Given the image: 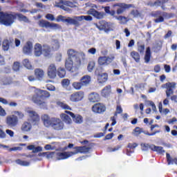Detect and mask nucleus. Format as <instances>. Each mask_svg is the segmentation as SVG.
Masks as SVG:
<instances>
[{"instance_id": "obj_1", "label": "nucleus", "mask_w": 177, "mask_h": 177, "mask_svg": "<svg viewBox=\"0 0 177 177\" xmlns=\"http://www.w3.org/2000/svg\"><path fill=\"white\" fill-rule=\"evenodd\" d=\"M67 55L69 57L65 63L67 70L68 71L78 70L81 67L82 60H85V53L82 52L78 53L74 49H69L67 50Z\"/></svg>"}, {"instance_id": "obj_2", "label": "nucleus", "mask_w": 177, "mask_h": 177, "mask_svg": "<svg viewBox=\"0 0 177 177\" xmlns=\"http://www.w3.org/2000/svg\"><path fill=\"white\" fill-rule=\"evenodd\" d=\"M35 92V95L32 97L31 100L35 104H37L41 109H45L46 107V102L44 99L50 97V93L46 91L41 90L35 87L32 88Z\"/></svg>"}, {"instance_id": "obj_3", "label": "nucleus", "mask_w": 177, "mask_h": 177, "mask_svg": "<svg viewBox=\"0 0 177 177\" xmlns=\"http://www.w3.org/2000/svg\"><path fill=\"white\" fill-rule=\"evenodd\" d=\"M75 149V151L58 152L57 154V160H67V158H70V157H73V156H75L78 153H88L90 150L88 147H76Z\"/></svg>"}, {"instance_id": "obj_4", "label": "nucleus", "mask_w": 177, "mask_h": 177, "mask_svg": "<svg viewBox=\"0 0 177 177\" xmlns=\"http://www.w3.org/2000/svg\"><path fill=\"white\" fill-rule=\"evenodd\" d=\"M162 89H167L165 91L167 97H170L171 102L177 103V95H174V89L176 88V83L175 82H167L161 86Z\"/></svg>"}, {"instance_id": "obj_5", "label": "nucleus", "mask_w": 177, "mask_h": 177, "mask_svg": "<svg viewBox=\"0 0 177 177\" xmlns=\"http://www.w3.org/2000/svg\"><path fill=\"white\" fill-rule=\"evenodd\" d=\"M16 17L12 14H7L3 12H0V24H3L7 27L12 26L15 23V19Z\"/></svg>"}, {"instance_id": "obj_6", "label": "nucleus", "mask_w": 177, "mask_h": 177, "mask_svg": "<svg viewBox=\"0 0 177 177\" xmlns=\"http://www.w3.org/2000/svg\"><path fill=\"white\" fill-rule=\"evenodd\" d=\"M37 26L40 28H50L51 30H62V26L59 24L49 22L45 19H40L37 21Z\"/></svg>"}, {"instance_id": "obj_7", "label": "nucleus", "mask_w": 177, "mask_h": 177, "mask_svg": "<svg viewBox=\"0 0 177 177\" xmlns=\"http://www.w3.org/2000/svg\"><path fill=\"white\" fill-rule=\"evenodd\" d=\"M94 26L100 31H105V32H110L113 31V24L106 22V21H100L98 24H95Z\"/></svg>"}, {"instance_id": "obj_8", "label": "nucleus", "mask_w": 177, "mask_h": 177, "mask_svg": "<svg viewBox=\"0 0 177 177\" xmlns=\"http://www.w3.org/2000/svg\"><path fill=\"white\" fill-rule=\"evenodd\" d=\"M26 113L30 118V121H31L34 125H37V124L39 122V115H38L35 111L29 109L26 110Z\"/></svg>"}, {"instance_id": "obj_9", "label": "nucleus", "mask_w": 177, "mask_h": 177, "mask_svg": "<svg viewBox=\"0 0 177 177\" xmlns=\"http://www.w3.org/2000/svg\"><path fill=\"white\" fill-rule=\"evenodd\" d=\"M51 128L55 131H62L64 128V123L57 118H52Z\"/></svg>"}, {"instance_id": "obj_10", "label": "nucleus", "mask_w": 177, "mask_h": 177, "mask_svg": "<svg viewBox=\"0 0 177 177\" xmlns=\"http://www.w3.org/2000/svg\"><path fill=\"white\" fill-rule=\"evenodd\" d=\"M114 59H115L114 55L110 57L102 56L98 58L97 62L100 66H109L110 63L114 61Z\"/></svg>"}, {"instance_id": "obj_11", "label": "nucleus", "mask_w": 177, "mask_h": 177, "mask_svg": "<svg viewBox=\"0 0 177 177\" xmlns=\"http://www.w3.org/2000/svg\"><path fill=\"white\" fill-rule=\"evenodd\" d=\"M55 8H60L63 9V10H68L66 6H68L69 8H75V3H73L70 1H60L59 2H56L55 4Z\"/></svg>"}, {"instance_id": "obj_12", "label": "nucleus", "mask_w": 177, "mask_h": 177, "mask_svg": "<svg viewBox=\"0 0 177 177\" xmlns=\"http://www.w3.org/2000/svg\"><path fill=\"white\" fill-rule=\"evenodd\" d=\"M6 122L8 127H16L19 123V118L15 115L7 116Z\"/></svg>"}, {"instance_id": "obj_13", "label": "nucleus", "mask_w": 177, "mask_h": 177, "mask_svg": "<svg viewBox=\"0 0 177 177\" xmlns=\"http://www.w3.org/2000/svg\"><path fill=\"white\" fill-rule=\"evenodd\" d=\"M65 113L72 117L75 124H82L84 122V118L81 115H75L69 111H66Z\"/></svg>"}, {"instance_id": "obj_14", "label": "nucleus", "mask_w": 177, "mask_h": 177, "mask_svg": "<svg viewBox=\"0 0 177 177\" xmlns=\"http://www.w3.org/2000/svg\"><path fill=\"white\" fill-rule=\"evenodd\" d=\"M56 66L51 64L48 66L47 69V75L50 80H55L56 78Z\"/></svg>"}, {"instance_id": "obj_15", "label": "nucleus", "mask_w": 177, "mask_h": 177, "mask_svg": "<svg viewBox=\"0 0 177 177\" xmlns=\"http://www.w3.org/2000/svg\"><path fill=\"white\" fill-rule=\"evenodd\" d=\"M84 92L82 91L76 92L71 95L70 100L71 102H81V100L84 99Z\"/></svg>"}, {"instance_id": "obj_16", "label": "nucleus", "mask_w": 177, "mask_h": 177, "mask_svg": "<svg viewBox=\"0 0 177 177\" xmlns=\"http://www.w3.org/2000/svg\"><path fill=\"white\" fill-rule=\"evenodd\" d=\"M92 110L93 113L102 114V113H104V111H106V106L100 103L95 104L93 106Z\"/></svg>"}, {"instance_id": "obj_17", "label": "nucleus", "mask_w": 177, "mask_h": 177, "mask_svg": "<svg viewBox=\"0 0 177 177\" xmlns=\"http://www.w3.org/2000/svg\"><path fill=\"white\" fill-rule=\"evenodd\" d=\"M32 42L28 41L23 47V53L25 55H31L32 53Z\"/></svg>"}, {"instance_id": "obj_18", "label": "nucleus", "mask_w": 177, "mask_h": 177, "mask_svg": "<svg viewBox=\"0 0 177 177\" xmlns=\"http://www.w3.org/2000/svg\"><path fill=\"white\" fill-rule=\"evenodd\" d=\"M87 15H91L96 19H103L104 17V12H99L96 11L95 9H90L87 11Z\"/></svg>"}, {"instance_id": "obj_19", "label": "nucleus", "mask_w": 177, "mask_h": 177, "mask_svg": "<svg viewBox=\"0 0 177 177\" xmlns=\"http://www.w3.org/2000/svg\"><path fill=\"white\" fill-rule=\"evenodd\" d=\"M41 121L44 126H46L47 128H49V127H52V118L49 117V115L44 114L41 115Z\"/></svg>"}, {"instance_id": "obj_20", "label": "nucleus", "mask_w": 177, "mask_h": 177, "mask_svg": "<svg viewBox=\"0 0 177 177\" xmlns=\"http://www.w3.org/2000/svg\"><path fill=\"white\" fill-rule=\"evenodd\" d=\"M34 55L36 57H39V56L43 55L42 45L37 43L34 46Z\"/></svg>"}, {"instance_id": "obj_21", "label": "nucleus", "mask_w": 177, "mask_h": 177, "mask_svg": "<svg viewBox=\"0 0 177 177\" xmlns=\"http://www.w3.org/2000/svg\"><path fill=\"white\" fill-rule=\"evenodd\" d=\"M129 8H132V5L123 3L122 6L117 9L116 13L117 15H122V13H124L127 9H129Z\"/></svg>"}, {"instance_id": "obj_22", "label": "nucleus", "mask_w": 177, "mask_h": 177, "mask_svg": "<svg viewBox=\"0 0 177 177\" xmlns=\"http://www.w3.org/2000/svg\"><path fill=\"white\" fill-rule=\"evenodd\" d=\"M64 23H66L67 24H73V26H79L77 17H74L73 18L65 17Z\"/></svg>"}, {"instance_id": "obj_23", "label": "nucleus", "mask_w": 177, "mask_h": 177, "mask_svg": "<svg viewBox=\"0 0 177 177\" xmlns=\"http://www.w3.org/2000/svg\"><path fill=\"white\" fill-rule=\"evenodd\" d=\"M91 76L86 75L81 77L80 82L83 86H88L91 84Z\"/></svg>"}, {"instance_id": "obj_24", "label": "nucleus", "mask_w": 177, "mask_h": 177, "mask_svg": "<svg viewBox=\"0 0 177 177\" xmlns=\"http://www.w3.org/2000/svg\"><path fill=\"white\" fill-rule=\"evenodd\" d=\"M12 45H13V39H5L3 41L2 48L3 50L8 51Z\"/></svg>"}, {"instance_id": "obj_25", "label": "nucleus", "mask_w": 177, "mask_h": 177, "mask_svg": "<svg viewBox=\"0 0 177 177\" xmlns=\"http://www.w3.org/2000/svg\"><path fill=\"white\" fill-rule=\"evenodd\" d=\"M21 129L22 132H30V131L32 129V126L31 125V123L25 122L21 125Z\"/></svg>"}, {"instance_id": "obj_26", "label": "nucleus", "mask_w": 177, "mask_h": 177, "mask_svg": "<svg viewBox=\"0 0 177 177\" xmlns=\"http://www.w3.org/2000/svg\"><path fill=\"white\" fill-rule=\"evenodd\" d=\"M100 100V97L99 96V94L96 93H91L88 95V100L92 103H96V102H99Z\"/></svg>"}, {"instance_id": "obj_27", "label": "nucleus", "mask_w": 177, "mask_h": 177, "mask_svg": "<svg viewBox=\"0 0 177 177\" xmlns=\"http://www.w3.org/2000/svg\"><path fill=\"white\" fill-rule=\"evenodd\" d=\"M109 75L107 73H101L97 75V81L99 84H104L107 81Z\"/></svg>"}, {"instance_id": "obj_28", "label": "nucleus", "mask_w": 177, "mask_h": 177, "mask_svg": "<svg viewBox=\"0 0 177 177\" xmlns=\"http://www.w3.org/2000/svg\"><path fill=\"white\" fill-rule=\"evenodd\" d=\"M110 93H111V86H105L101 92V95L104 97L110 96Z\"/></svg>"}, {"instance_id": "obj_29", "label": "nucleus", "mask_w": 177, "mask_h": 177, "mask_svg": "<svg viewBox=\"0 0 177 177\" xmlns=\"http://www.w3.org/2000/svg\"><path fill=\"white\" fill-rule=\"evenodd\" d=\"M114 18L116 20H118V21H120V24L122 25H125L127 24V23H128V18L127 17H124L122 15H120V16H115Z\"/></svg>"}, {"instance_id": "obj_30", "label": "nucleus", "mask_w": 177, "mask_h": 177, "mask_svg": "<svg viewBox=\"0 0 177 177\" xmlns=\"http://www.w3.org/2000/svg\"><path fill=\"white\" fill-rule=\"evenodd\" d=\"M151 150H153V151H157V153H159L160 154H164L165 153V150H164V148L162 147H157L154 145H152L150 146Z\"/></svg>"}, {"instance_id": "obj_31", "label": "nucleus", "mask_w": 177, "mask_h": 177, "mask_svg": "<svg viewBox=\"0 0 177 177\" xmlns=\"http://www.w3.org/2000/svg\"><path fill=\"white\" fill-rule=\"evenodd\" d=\"M60 118L62 121H64V122H66V124H71V122H73L71 118H70V116L66 113H62L60 115Z\"/></svg>"}, {"instance_id": "obj_32", "label": "nucleus", "mask_w": 177, "mask_h": 177, "mask_svg": "<svg viewBox=\"0 0 177 177\" xmlns=\"http://www.w3.org/2000/svg\"><path fill=\"white\" fill-rule=\"evenodd\" d=\"M35 75L37 77V78L41 80V78H44L45 72H44V70L41 68H37L35 70Z\"/></svg>"}, {"instance_id": "obj_33", "label": "nucleus", "mask_w": 177, "mask_h": 177, "mask_svg": "<svg viewBox=\"0 0 177 177\" xmlns=\"http://www.w3.org/2000/svg\"><path fill=\"white\" fill-rule=\"evenodd\" d=\"M57 154H59V153H55V152H44V153H39V156H46V158H48V160L50 158H53V157H55V156L57 160H59L57 159Z\"/></svg>"}, {"instance_id": "obj_34", "label": "nucleus", "mask_w": 177, "mask_h": 177, "mask_svg": "<svg viewBox=\"0 0 177 177\" xmlns=\"http://www.w3.org/2000/svg\"><path fill=\"white\" fill-rule=\"evenodd\" d=\"M77 17L78 26H80V21H82V20H86V21H92V17L89 15H87V16L82 15Z\"/></svg>"}, {"instance_id": "obj_35", "label": "nucleus", "mask_w": 177, "mask_h": 177, "mask_svg": "<svg viewBox=\"0 0 177 177\" xmlns=\"http://www.w3.org/2000/svg\"><path fill=\"white\" fill-rule=\"evenodd\" d=\"M50 52H52V50L50 49V47L46 44L43 46V55L46 57L50 55Z\"/></svg>"}, {"instance_id": "obj_36", "label": "nucleus", "mask_w": 177, "mask_h": 177, "mask_svg": "<svg viewBox=\"0 0 177 177\" xmlns=\"http://www.w3.org/2000/svg\"><path fill=\"white\" fill-rule=\"evenodd\" d=\"M57 106L59 107H61V109H63V110H69V111H71L73 110L70 106H68L67 104L62 102H57Z\"/></svg>"}, {"instance_id": "obj_37", "label": "nucleus", "mask_w": 177, "mask_h": 177, "mask_svg": "<svg viewBox=\"0 0 177 177\" xmlns=\"http://www.w3.org/2000/svg\"><path fill=\"white\" fill-rule=\"evenodd\" d=\"M51 47L53 50H59L60 48V43L59 42V40H53L51 42Z\"/></svg>"}, {"instance_id": "obj_38", "label": "nucleus", "mask_w": 177, "mask_h": 177, "mask_svg": "<svg viewBox=\"0 0 177 177\" xmlns=\"http://www.w3.org/2000/svg\"><path fill=\"white\" fill-rule=\"evenodd\" d=\"M150 57H151V51L150 50V47H148L146 50L145 56V63H149V62H150Z\"/></svg>"}, {"instance_id": "obj_39", "label": "nucleus", "mask_w": 177, "mask_h": 177, "mask_svg": "<svg viewBox=\"0 0 177 177\" xmlns=\"http://www.w3.org/2000/svg\"><path fill=\"white\" fill-rule=\"evenodd\" d=\"M131 56L133 57V59L136 62V63H139L140 60V55H139L138 53H136L135 51H132L131 53Z\"/></svg>"}, {"instance_id": "obj_40", "label": "nucleus", "mask_w": 177, "mask_h": 177, "mask_svg": "<svg viewBox=\"0 0 177 177\" xmlns=\"http://www.w3.org/2000/svg\"><path fill=\"white\" fill-rule=\"evenodd\" d=\"M72 86L76 91H80L84 86L82 84L81 82H75L72 84Z\"/></svg>"}, {"instance_id": "obj_41", "label": "nucleus", "mask_w": 177, "mask_h": 177, "mask_svg": "<svg viewBox=\"0 0 177 177\" xmlns=\"http://www.w3.org/2000/svg\"><path fill=\"white\" fill-rule=\"evenodd\" d=\"M57 74L59 78H64L66 77V71L63 68H59L57 70Z\"/></svg>"}, {"instance_id": "obj_42", "label": "nucleus", "mask_w": 177, "mask_h": 177, "mask_svg": "<svg viewBox=\"0 0 177 177\" xmlns=\"http://www.w3.org/2000/svg\"><path fill=\"white\" fill-rule=\"evenodd\" d=\"M19 21H24L25 23H28V18H27V17L21 15V14H18L17 15Z\"/></svg>"}, {"instance_id": "obj_43", "label": "nucleus", "mask_w": 177, "mask_h": 177, "mask_svg": "<svg viewBox=\"0 0 177 177\" xmlns=\"http://www.w3.org/2000/svg\"><path fill=\"white\" fill-rule=\"evenodd\" d=\"M23 64L28 70L32 69V66H31V64L30 63V61L27 59H24L23 62Z\"/></svg>"}, {"instance_id": "obj_44", "label": "nucleus", "mask_w": 177, "mask_h": 177, "mask_svg": "<svg viewBox=\"0 0 177 177\" xmlns=\"http://www.w3.org/2000/svg\"><path fill=\"white\" fill-rule=\"evenodd\" d=\"M142 132H143V129H140V127H136L133 132V135L134 136H139V135H140V133H142Z\"/></svg>"}, {"instance_id": "obj_45", "label": "nucleus", "mask_w": 177, "mask_h": 177, "mask_svg": "<svg viewBox=\"0 0 177 177\" xmlns=\"http://www.w3.org/2000/svg\"><path fill=\"white\" fill-rule=\"evenodd\" d=\"M17 164L19 165H22L23 167H28L30 165V162L24 160H16Z\"/></svg>"}, {"instance_id": "obj_46", "label": "nucleus", "mask_w": 177, "mask_h": 177, "mask_svg": "<svg viewBox=\"0 0 177 177\" xmlns=\"http://www.w3.org/2000/svg\"><path fill=\"white\" fill-rule=\"evenodd\" d=\"M13 115H15V117H18L20 120L24 118V113L20 111H14Z\"/></svg>"}, {"instance_id": "obj_47", "label": "nucleus", "mask_w": 177, "mask_h": 177, "mask_svg": "<svg viewBox=\"0 0 177 177\" xmlns=\"http://www.w3.org/2000/svg\"><path fill=\"white\" fill-rule=\"evenodd\" d=\"M93 68H95V62H94V61H91L88 62L87 69L91 73L92 71V70H93Z\"/></svg>"}, {"instance_id": "obj_48", "label": "nucleus", "mask_w": 177, "mask_h": 177, "mask_svg": "<svg viewBox=\"0 0 177 177\" xmlns=\"http://www.w3.org/2000/svg\"><path fill=\"white\" fill-rule=\"evenodd\" d=\"M45 18L47 20H49L50 21H56V18L55 17V15H53L52 14H47V15H46Z\"/></svg>"}, {"instance_id": "obj_49", "label": "nucleus", "mask_w": 177, "mask_h": 177, "mask_svg": "<svg viewBox=\"0 0 177 177\" xmlns=\"http://www.w3.org/2000/svg\"><path fill=\"white\" fill-rule=\"evenodd\" d=\"M62 85L63 88H67L70 85V80L68 79H64L62 81Z\"/></svg>"}, {"instance_id": "obj_50", "label": "nucleus", "mask_w": 177, "mask_h": 177, "mask_svg": "<svg viewBox=\"0 0 177 177\" xmlns=\"http://www.w3.org/2000/svg\"><path fill=\"white\" fill-rule=\"evenodd\" d=\"M12 70H14V71H19V70H20V63L17 62H14Z\"/></svg>"}, {"instance_id": "obj_51", "label": "nucleus", "mask_w": 177, "mask_h": 177, "mask_svg": "<svg viewBox=\"0 0 177 177\" xmlns=\"http://www.w3.org/2000/svg\"><path fill=\"white\" fill-rule=\"evenodd\" d=\"M45 150H56V147L55 146H53L52 145H46L44 146Z\"/></svg>"}, {"instance_id": "obj_52", "label": "nucleus", "mask_w": 177, "mask_h": 177, "mask_svg": "<svg viewBox=\"0 0 177 177\" xmlns=\"http://www.w3.org/2000/svg\"><path fill=\"white\" fill-rule=\"evenodd\" d=\"M66 17L62 16V15H59L58 17H57V18L55 19V21H57V23H60V21H62V23L64 22V19Z\"/></svg>"}, {"instance_id": "obj_53", "label": "nucleus", "mask_w": 177, "mask_h": 177, "mask_svg": "<svg viewBox=\"0 0 177 177\" xmlns=\"http://www.w3.org/2000/svg\"><path fill=\"white\" fill-rule=\"evenodd\" d=\"M147 103H150V106H151L153 111H157V107L153 101L148 100L147 101Z\"/></svg>"}, {"instance_id": "obj_54", "label": "nucleus", "mask_w": 177, "mask_h": 177, "mask_svg": "<svg viewBox=\"0 0 177 177\" xmlns=\"http://www.w3.org/2000/svg\"><path fill=\"white\" fill-rule=\"evenodd\" d=\"M122 113V108L121 106L118 105L116 107V111L115 113V115H117V114H121Z\"/></svg>"}, {"instance_id": "obj_55", "label": "nucleus", "mask_w": 177, "mask_h": 177, "mask_svg": "<svg viewBox=\"0 0 177 177\" xmlns=\"http://www.w3.org/2000/svg\"><path fill=\"white\" fill-rule=\"evenodd\" d=\"M127 147H129V149H136V147H138V144L136 142H133V143H129Z\"/></svg>"}, {"instance_id": "obj_56", "label": "nucleus", "mask_w": 177, "mask_h": 177, "mask_svg": "<svg viewBox=\"0 0 177 177\" xmlns=\"http://www.w3.org/2000/svg\"><path fill=\"white\" fill-rule=\"evenodd\" d=\"M151 146V145H149V144H145V143L141 144L142 149L145 151L147 150L148 149H150Z\"/></svg>"}, {"instance_id": "obj_57", "label": "nucleus", "mask_w": 177, "mask_h": 177, "mask_svg": "<svg viewBox=\"0 0 177 177\" xmlns=\"http://www.w3.org/2000/svg\"><path fill=\"white\" fill-rule=\"evenodd\" d=\"M47 89H48V91L55 92V91H56V87H55V86H53V85L48 84V85H47Z\"/></svg>"}, {"instance_id": "obj_58", "label": "nucleus", "mask_w": 177, "mask_h": 177, "mask_svg": "<svg viewBox=\"0 0 177 177\" xmlns=\"http://www.w3.org/2000/svg\"><path fill=\"white\" fill-rule=\"evenodd\" d=\"M138 52H140V53H143L145 52V44H141L138 46Z\"/></svg>"}, {"instance_id": "obj_59", "label": "nucleus", "mask_w": 177, "mask_h": 177, "mask_svg": "<svg viewBox=\"0 0 177 177\" xmlns=\"http://www.w3.org/2000/svg\"><path fill=\"white\" fill-rule=\"evenodd\" d=\"M6 133H7V135H9L10 138H13V136H15V132H13V131L12 130L7 129L6 130Z\"/></svg>"}, {"instance_id": "obj_60", "label": "nucleus", "mask_w": 177, "mask_h": 177, "mask_svg": "<svg viewBox=\"0 0 177 177\" xmlns=\"http://www.w3.org/2000/svg\"><path fill=\"white\" fill-rule=\"evenodd\" d=\"M162 46V43L160 41H156L155 43V48H156V49H161Z\"/></svg>"}, {"instance_id": "obj_61", "label": "nucleus", "mask_w": 177, "mask_h": 177, "mask_svg": "<svg viewBox=\"0 0 177 177\" xmlns=\"http://www.w3.org/2000/svg\"><path fill=\"white\" fill-rule=\"evenodd\" d=\"M42 150H44V148H42V147H35L33 153H38L39 151H42Z\"/></svg>"}, {"instance_id": "obj_62", "label": "nucleus", "mask_w": 177, "mask_h": 177, "mask_svg": "<svg viewBox=\"0 0 177 177\" xmlns=\"http://www.w3.org/2000/svg\"><path fill=\"white\" fill-rule=\"evenodd\" d=\"M163 105L165 106V107L169 106V97H167V98L163 100Z\"/></svg>"}, {"instance_id": "obj_63", "label": "nucleus", "mask_w": 177, "mask_h": 177, "mask_svg": "<svg viewBox=\"0 0 177 177\" xmlns=\"http://www.w3.org/2000/svg\"><path fill=\"white\" fill-rule=\"evenodd\" d=\"M88 53H91V55H96V48H91L88 50Z\"/></svg>"}, {"instance_id": "obj_64", "label": "nucleus", "mask_w": 177, "mask_h": 177, "mask_svg": "<svg viewBox=\"0 0 177 177\" xmlns=\"http://www.w3.org/2000/svg\"><path fill=\"white\" fill-rule=\"evenodd\" d=\"M162 21H164V17H159L155 19V23H162Z\"/></svg>"}]
</instances>
